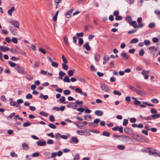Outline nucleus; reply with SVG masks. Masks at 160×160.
I'll return each mask as SVG.
<instances>
[{
  "mask_svg": "<svg viewBox=\"0 0 160 160\" xmlns=\"http://www.w3.org/2000/svg\"><path fill=\"white\" fill-rule=\"evenodd\" d=\"M0 49L2 52H5L9 51L10 49L8 48L3 46H0Z\"/></svg>",
  "mask_w": 160,
  "mask_h": 160,
  "instance_id": "nucleus-12",
  "label": "nucleus"
},
{
  "mask_svg": "<svg viewBox=\"0 0 160 160\" xmlns=\"http://www.w3.org/2000/svg\"><path fill=\"white\" fill-rule=\"evenodd\" d=\"M15 10V7H12L11 8L9 9L8 11V14L10 16H11L12 15V12H13Z\"/></svg>",
  "mask_w": 160,
  "mask_h": 160,
  "instance_id": "nucleus-6",
  "label": "nucleus"
},
{
  "mask_svg": "<svg viewBox=\"0 0 160 160\" xmlns=\"http://www.w3.org/2000/svg\"><path fill=\"white\" fill-rule=\"evenodd\" d=\"M88 125L90 126L94 127H95L98 125V124H95L94 122H89L88 123Z\"/></svg>",
  "mask_w": 160,
  "mask_h": 160,
  "instance_id": "nucleus-34",
  "label": "nucleus"
},
{
  "mask_svg": "<svg viewBox=\"0 0 160 160\" xmlns=\"http://www.w3.org/2000/svg\"><path fill=\"white\" fill-rule=\"evenodd\" d=\"M100 87L102 90L106 92H109V88L107 85L104 83H101Z\"/></svg>",
  "mask_w": 160,
  "mask_h": 160,
  "instance_id": "nucleus-2",
  "label": "nucleus"
},
{
  "mask_svg": "<svg viewBox=\"0 0 160 160\" xmlns=\"http://www.w3.org/2000/svg\"><path fill=\"white\" fill-rule=\"evenodd\" d=\"M63 81L64 82H70L69 78L68 76H66L64 77Z\"/></svg>",
  "mask_w": 160,
  "mask_h": 160,
  "instance_id": "nucleus-22",
  "label": "nucleus"
},
{
  "mask_svg": "<svg viewBox=\"0 0 160 160\" xmlns=\"http://www.w3.org/2000/svg\"><path fill=\"white\" fill-rule=\"evenodd\" d=\"M10 22L14 27L19 28V23L18 21L15 20H12L10 21Z\"/></svg>",
  "mask_w": 160,
  "mask_h": 160,
  "instance_id": "nucleus-4",
  "label": "nucleus"
},
{
  "mask_svg": "<svg viewBox=\"0 0 160 160\" xmlns=\"http://www.w3.org/2000/svg\"><path fill=\"white\" fill-rule=\"evenodd\" d=\"M150 71L149 70L145 71L143 70L142 72H141L142 74L143 75H145L146 74H148L149 73Z\"/></svg>",
  "mask_w": 160,
  "mask_h": 160,
  "instance_id": "nucleus-43",
  "label": "nucleus"
},
{
  "mask_svg": "<svg viewBox=\"0 0 160 160\" xmlns=\"http://www.w3.org/2000/svg\"><path fill=\"white\" fill-rule=\"evenodd\" d=\"M118 148L120 150H123L125 148L124 146L122 145H119L118 146Z\"/></svg>",
  "mask_w": 160,
  "mask_h": 160,
  "instance_id": "nucleus-62",
  "label": "nucleus"
},
{
  "mask_svg": "<svg viewBox=\"0 0 160 160\" xmlns=\"http://www.w3.org/2000/svg\"><path fill=\"white\" fill-rule=\"evenodd\" d=\"M95 114L98 116H102L103 114V112L101 110H98L95 112Z\"/></svg>",
  "mask_w": 160,
  "mask_h": 160,
  "instance_id": "nucleus-9",
  "label": "nucleus"
},
{
  "mask_svg": "<svg viewBox=\"0 0 160 160\" xmlns=\"http://www.w3.org/2000/svg\"><path fill=\"white\" fill-rule=\"evenodd\" d=\"M144 52H144V51L143 50V49H140V50L139 51V56H142L144 54Z\"/></svg>",
  "mask_w": 160,
  "mask_h": 160,
  "instance_id": "nucleus-29",
  "label": "nucleus"
},
{
  "mask_svg": "<svg viewBox=\"0 0 160 160\" xmlns=\"http://www.w3.org/2000/svg\"><path fill=\"white\" fill-rule=\"evenodd\" d=\"M90 135L91 133L89 132L86 130H83V135H84L86 136H89Z\"/></svg>",
  "mask_w": 160,
  "mask_h": 160,
  "instance_id": "nucleus-21",
  "label": "nucleus"
},
{
  "mask_svg": "<svg viewBox=\"0 0 160 160\" xmlns=\"http://www.w3.org/2000/svg\"><path fill=\"white\" fill-rule=\"evenodd\" d=\"M113 93L115 95H118L119 96L121 95V93L119 92H118L116 90H114L113 91Z\"/></svg>",
  "mask_w": 160,
  "mask_h": 160,
  "instance_id": "nucleus-49",
  "label": "nucleus"
},
{
  "mask_svg": "<svg viewBox=\"0 0 160 160\" xmlns=\"http://www.w3.org/2000/svg\"><path fill=\"white\" fill-rule=\"evenodd\" d=\"M136 92L137 94L141 96H144L146 95L144 92L141 90H138L137 89Z\"/></svg>",
  "mask_w": 160,
  "mask_h": 160,
  "instance_id": "nucleus-11",
  "label": "nucleus"
},
{
  "mask_svg": "<svg viewBox=\"0 0 160 160\" xmlns=\"http://www.w3.org/2000/svg\"><path fill=\"white\" fill-rule=\"evenodd\" d=\"M121 56L126 61H127L129 58V55L125 52H123L121 54Z\"/></svg>",
  "mask_w": 160,
  "mask_h": 160,
  "instance_id": "nucleus-3",
  "label": "nucleus"
},
{
  "mask_svg": "<svg viewBox=\"0 0 160 160\" xmlns=\"http://www.w3.org/2000/svg\"><path fill=\"white\" fill-rule=\"evenodd\" d=\"M65 64L66 63H62V69L65 70H66L68 69V67Z\"/></svg>",
  "mask_w": 160,
  "mask_h": 160,
  "instance_id": "nucleus-27",
  "label": "nucleus"
},
{
  "mask_svg": "<svg viewBox=\"0 0 160 160\" xmlns=\"http://www.w3.org/2000/svg\"><path fill=\"white\" fill-rule=\"evenodd\" d=\"M39 113L41 115L43 116H44V117H47L48 116V114L47 113H46L45 112H44V111H40V112Z\"/></svg>",
  "mask_w": 160,
  "mask_h": 160,
  "instance_id": "nucleus-28",
  "label": "nucleus"
},
{
  "mask_svg": "<svg viewBox=\"0 0 160 160\" xmlns=\"http://www.w3.org/2000/svg\"><path fill=\"white\" fill-rule=\"evenodd\" d=\"M150 41L148 40H145L143 41L144 44L147 46H148L150 43Z\"/></svg>",
  "mask_w": 160,
  "mask_h": 160,
  "instance_id": "nucleus-23",
  "label": "nucleus"
},
{
  "mask_svg": "<svg viewBox=\"0 0 160 160\" xmlns=\"http://www.w3.org/2000/svg\"><path fill=\"white\" fill-rule=\"evenodd\" d=\"M155 26V24L154 23H150L148 25V27L149 28H152Z\"/></svg>",
  "mask_w": 160,
  "mask_h": 160,
  "instance_id": "nucleus-54",
  "label": "nucleus"
},
{
  "mask_svg": "<svg viewBox=\"0 0 160 160\" xmlns=\"http://www.w3.org/2000/svg\"><path fill=\"white\" fill-rule=\"evenodd\" d=\"M77 105L74 103H71L67 105V107L69 108H72L73 109L76 108Z\"/></svg>",
  "mask_w": 160,
  "mask_h": 160,
  "instance_id": "nucleus-7",
  "label": "nucleus"
},
{
  "mask_svg": "<svg viewBox=\"0 0 160 160\" xmlns=\"http://www.w3.org/2000/svg\"><path fill=\"white\" fill-rule=\"evenodd\" d=\"M37 145L40 146H42L46 145L47 143L46 141L40 140L37 142Z\"/></svg>",
  "mask_w": 160,
  "mask_h": 160,
  "instance_id": "nucleus-5",
  "label": "nucleus"
},
{
  "mask_svg": "<svg viewBox=\"0 0 160 160\" xmlns=\"http://www.w3.org/2000/svg\"><path fill=\"white\" fill-rule=\"evenodd\" d=\"M138 42V40L137 38H134L132 39L129 42L130 44L137 43Z\"/></svg>",
  "mask_w": 160,
  "mask_h": 160,
  "instance_id": "nucleus-13",
  "label": "nucleus"
},
{
  "mask_svg": "<svg viewBox=\"0 0 160 160\" xmlns=\"http://www.w3.org/2000/svg\"><path fill=\"white\" fill-rule=\"evenodd\" d=\"M154 13L158 16V18L160 20V11L158 10H156L154 11Z\"/></svg>",
  "mask_w": 160,
  "mask_h": 160,
  "instance_id": "nucleus-17",
  "label": "nucleus"
},
{
  "mask_svg": "<svg viewBox=\"0 0 160 160\" xmlns=\"http://www.w3.org/2000/svg\"><path fill=\"white\" fill-rule=\"evenodd\" d=\"M152 115L147 117L144 118L143 119L146 120H151L152 119Z\"/></svg>",
  "mask_w": 160,
  "mask_h": 160,
  "instance_id": "nucleus-60",
  "label": "nucleus"
},
{
  "mask_svg": "<svg viewBox=\"0 0 160 160\" xmlns=\"http://www.w3.org/2000/svg\"><path fill=\"white\" fill-rule=\"evenodd\" d=\"M75 90L76 92L80 93L81 95L83 94L82 89L80 88H76Z\"/></svg>",
  "mask_w": 160,
  "mask_h": 160,
  "instance_id": "nucleus-30",
  "label": "nucleus"
},
{
  "mask_svg": "<svg viewBox=\"0 0 160 160\" xmlns=\"http://www.w3.org/2000/svg\"><path fill=\"white\" fill-rule=\"evenodd\" d=\"M63 93L65 95H68L70 94V91L68 90H64L63 91Z\"/></svg>",
  "mask_w": 160,
  "mask_h": 160,
  "instance_id": "nucleus-36",
  "label": "nucleus"
},
{
  "mask_svg": "<svg viewBox=\"0 0 160 160\" xmlns=\"http://www.w3.org/2000/svg\"><path fill=\"white\" fill-rule=\"evenodd\" d=\"M22 148L25 150H27L28 149V146L27 144L25 143H23L22 144Z\"/></svg>",
  "mask_w": 160,
  "mask_h": 160,
  "instance_id": "nucleus-20",
  "label": "nucleus"
},
{
  "mask_svg": "<svg viewBox=\"0 0 160 160\" xmlns=\"http://www.w3.org/2000/svg\"><path fill=\"white\" fill-rule=\"evenodd\" d=\"M28 80L31 81L33 79V77L30 75H28L25 77Z\"/></svg>",
  "mask_w": 160,
  "mask_h": 160,
  "instance_id": "nucleus-31",
  "label": "nucleus"
},
{
  "mask_svg": "<svg viewBox=\"0 0 160 160\" xmlns=\"http://www.w3.org/2000/svg\"><path fill=\"white\" fill-rule=\"evenodd\" d=\"M40 65V62L39 61H36L34 62V66L35 68L38 67Z\"/></svg>",
  "mask_w": 160,
  "mask_h": 160,
  "instance_id": "nucleus-40",
  "label": "nucleus"
},
{
  "mask_svg": "<svg viewBox=\"0 0 160 160\" xmlns=\"http://www.w3.org/2000/svg\"><path fill=\"white\" fill-rule=\"evenodd\" d=\"M30 125H31V123L29 122H24V123H23V126L24 127H27L29 126H30Z\"/></svg>",
  "mask_w": 160,
  "mask_h": 160,
  "instance_id": "nucleus-46",
  "label": "nucleus"
},
{
  "mask_svg": "<svg viewBox=\"0 0 160 160\" xmlns=\"http://www.w3.org/2000/svg\"><path fill=\"white\" fill-rule=\"evenodd\" d=\"M85 119L87 121H89L92 118V117L90 115H86L84 116Z\"/></svg>",
  "mask_w": 160,
  "mask_h": 160,
  "instance_id": "nucleus-18",
  "label": "nucleus"
},
{
  "mask_svg": "<svg viewBox=\"0 0 160 160\" xmlns=\"http://www.w3.org/2000/svg\"><path fill=\"white\" fill-rule=\"evenodd\" d=\"M16 54L20 53L23 55H26V52L21 49H19L18 52H16Z\"/></svg>",
  "mask_w": 160,
  "mask_h": 160,
  "instance_id": "nucleus-19",
  "label": "nucleus"
},
{
  "mask_svg": "<svg viewBox=\"0 0 160 160\" xmlns=\"http://www.w3.org/2000/svg\"><path fill=\"white\" fill-rule=\"evenodd\" d=\"M130 121L131 123H135L136 121V119L135 118H131L130 119Z\"/></svg>",
  "mask_w": 160,
  "mask_h": 160,
  "instance_id": "nucleus-61",
  "label": "nucleus"
},
{
  "mask_svg": "<svg viewBox=\"0 0 160 160\" xmlns=\"http://www.w3.org/2000/svg\"><path fill=\"white\" fill-rule=\"evenodd\" d=\"M39 98H43L45 100L48 98V96L47 95H43L42 93H41L39 96Z\"/></svg>",
  "mask_w": 160,
  "mask_h": 160,
  "instance_id": "nucleus-14",
  "label": "nucleus"
},
{
  "mask_svg": "<svg viewBox=\"0 0 160 160\" xmlns=\"http://www.w3.org/2000/svg\"><path fill=\"white\" fill-rule=\"evenodd\" d=\"M64 42L65 44L67 46L68 45V40L67 38V37H64Z\"/></svg>",
  "mask_w": 160,
  "mask_h": 160,
  "instance_id": "nucleus-50",
  "label": "nucleus"
},
{
  "mask_svg": "<svg viewBox=\"0 0 160 160\" xmlns=\"http://www.w3.org/2000/svg\"><path fill=\"white\" fill-rule=\"evenodd\" d=\"M62 60L64 62L63 63H67L68 62V61L67 59L65 57L64 55H62Z\"/></svg>",
  "mask_w": 160,
  "mask_h": 160,
  "instance_id": "nucleus-26",
  "label": "nucleus"
},
{
  "mask_svg": "<svg viewBox=\"0 0 160 160\" xmlns=\"http://www.w3.org/2000/svg\"><path fill=\"white\" fill-rule=\"evenodd\" d=\"M49 127L52 129H55L56 126L54 124L52 123H50L48 124Z\"/></svg>",
  "mask_w": 160,
  "mask_h": 160,
  "instance_id": "nucleus-37",
  "label": "nucleus"
},
{
  "mask_svg": "<svg viewBox=\"0 0 160 160\" xmlns=\"http://www.w3.org/2000/svg\"><path fill=\"white\" fill-rule=\"evenodd\" d=\"M129 24L133 26L134 28H136L138 27V26L137 25L136 22L135 21L129 22Z\"/></svg>",
  "mask_w": 160,
  "mask_h": 160,
  "instance_id": "nucleus-8",
  "label": "nucleus"
},
{
  "mask_svg": "<svg viewBox=\"0 0 160 160\" xmlns=\"http://www.w3.org/2000/svg\"><path fill=\"white\" fill-rule=\"evenodd\" d=\"M79 39L78 43L79 45L81 46L83 42V39L82 38H78Z\"/></svg>",
  "mask_w": 160,
  "mask_h": 160,
  "instance_id": "nucleus-38",
  "label": "nucleus"
},
{
  "mask_svg": "<svg viewBox=\"0 0 160 160\" xmlns=\"http://www.w3.org/2000/svg\"><path fill=\"white\" fill-rule=\"evenodd\" d=\"M152 118L154 119H157L160 117V114H153L152 115Z\"/></svg>",
  "mask_w": 160,
  "mask_h": 160,
  "instance_id": "nucleus-24",
  "label": "nucleus"
},
{
  "mask_svg": "<svg viewBox=\"0 0 160 160\" xmlns=\"http://www.w3.org/2000/svg\"><path fill=\"white\" fill-rule=\"evenodd\" d=\"M141 103V102L140 101L137 100H135L134 102V104L136 105H140Z\"/></svg>",
  "mask_w": 160,
  "mask_h": 160,
  "instance_id": "nucleus-55",
  "label": "nucleus"
},
{
  "mask_svg": "<svg viewBox=\"0 0 160 160\" xmlns=\"http://www.w3.org/2000/svg\"><path fill=\"white\" fill-rule=\"evenodd\" d=\"M60 133H57L55 135V139L57 140H59L60 137Z\"/></svg>",
  "mask_w": 160,
  "mask_h": 160,
  "instance_id": "nucleus-25",
  "label": "nucleus"
},
{
  "mask_svg": "<svg viewBox=\"0 0 160 160\" xmlns=\"http://www.w3.org/2000/svg\"><path fill=\"white\" fill-rule=\"evenodd\" d=\"M74 72L72 70H70L68 71V75L70 77L72 76Z\"/></svg>",
  "mask_w": 160,
  "mask_h": 160,
  "instance_id": "nucleus-39",
  "label": "nucleus"
},
{
  "mask_svg": "<svg viewBox=\"0 0 160 160\" xmlns=\"http://www.w3.org/2000/svg\"><path fill=\"white\" fill-rule=\"evenodd\" d=\"M39 153L38 152L34 153L32 154V157H37L39 156Z\"/></svg>",
  "mask_w": 160,
  "mask_h": 160,
  "instance_id": "nucleus-57",
  "label": "nucleus"
},
{
  "mask_svg": "<svg viewBox=\"0 0 160 160\" xmlns=\"http://www.w3.org/2000/svg\"><path fill=\"white\" fill-rule=\"evenodd\" d=\"M59 76L62 77L65 75V73L62 71H60L59 73Z\"/></svg>",
  "mask_w": 160,
  "mask_h": 160,
  "instance_id": "nucleus-63",
  "label": "nucleus"
},
{
  "mask_svg": "<svg viewBox=\"0 0 160 160\" xmlns=\"http://www.w3.org/2000/svg\"><path fill=\"white\" fill-rule=\"evenodd\" d=\"M128 87L131 90H132L133 91L136 92L137 90V89L136 88H135L134 87H133L132 86H131V85L128 86Z\"/></svg>",
  "mask_w": 160,
  "mask_h": 160,
  "instance_id": "nucleus-48",
  "label": "nucleus"
},
{
  "mask_svg": "<svg viewBox=\"0 0 160 160\" xmlns=\"http://www.w3.org/2000/svg\"><path fill=\"white\" fill-rule=\"evenodd\" d=\"M126 20L129 22H129H131L132 20V18L129 16H127L126 18Z\"/></svg>",
  "mask_w": 160,
  "mask_h": 160,
  "instance_id": "nucleus-52",
  "label": "nucleus"
},
{
  "mask_svg": "<svg viewBox=\"0 0 160 160\" xmlns=\"http://www.w3.org/2000/svg\"><path fill=\"white\" fill-rule=\"evenodd\" d=\"M10 155L12 157H18V155L14 152H11L10 153Z\"/></svg>",
  "mask_w": 160,
  "mask_h": 160,
  "instance_id": "nucleus-51",
  "label": "nucleus"
},
{
  "mask_svg": "<svg viewBox=\"0 0 160 160\" xmlns=\"http://www.w3.org/2000/svg\"><path fill=\"white\" fill-rule=\"evenodd\" d=\"M39 50L43 54H45L46 53V51L44 49L42 48H39Z\"/></svg>",
  "mask_w": 160,
  "mask_h": 160,
  "instance_id": "nucleus-59",
  "label": "nucleus"
},
{
  "mask_svg": "<svg viewBox=\"0 0 160 160\" xmlns=\"http://www.w3.org/2000/svg\"><path fill=\"white\" fill-rule=\"evenodd\" d=\"M50 121L51 122H53L55 120V118L53 115H50L49 117Z\"/></svg>",
  "mask_w": 160,
  "mask_h": 160,
  "instance_id": "nucleus-47",
  "label": "nucleus"
},
{
  "mask_svg": "<svg viewBox=\"0 0 160 160\" xmlns=\"http://www.w3.org/2000/svg\"><path fill=\"white\" fill-rule=\"evenodd\" d=\"M94 59L96 61H98L100 59V55L98 54H94Z\"/></svg>",
  "mask_w": 160,
  "mask_h": 160,
  "instance_id": "nucleus-15",
  "label": "nucleus"
},
{
  "mask_svg": "<svg viewBox=\"0 0 160 160\" xmlns=\"http://www.w3.org/2000/svg\"><path fill=\"white\" fill-rule=\"evenodd\" d=\"M79 159V156L78 154H76L72 160H78Z\"/></svg>",
  "mask_w": 160,
  "mask_h": 160,
  "instance_id": "nucleus-64",
  "label": "nucleus"
},
{
  "mask_svg": "<svg viewBox=\"0 0 160 160\" xmlns=\"http://www.w3.org/2000/svg\"><path fill=\"white\" fill-rule=\"evenodd\" d=\"M32 97V94L30 93L28 94L26 96V98L27 99H31Z\"/></svg>",
  "mask_w": 160,
  "mask_h": 160,
  "instance_id": "nucleus-45",
  "label": "nucleus"
},
{
  "mask_svg": "<svg viewBox=\"0 0 160 160\" xmlns=\"http://www.w3.org/2000/svg\"><path fill=\"white\" fill-rule=\"evenodd\" d=\"M83 47L88 51H89L90 50L91 48L89 46L88 42H87L84 44Z\"/></svg>",
  "mask_w": 160,
  "mask_h": 160,
  "instance_id": "nucleus-10",
  "label": "nucleus"
},
{
  "mask_svg": "<svg viewBox=\"0 0 160 160\" xmlns=\"http://www.w3.org/2000/svg\"><path fill=\"white\" fill-rule=\"evenodd\" d=\"M72 141L74 143H77L78 142V138L76 137H72L71 138Z\"/></svg>",
  "mask_w": 160,
  "mask_h": 160,
  "instance_id": "nucleus-16",
  "label": "nucleus"
},
{
  "mask_svg": "<svg viewBox=\"0 0 160 160\" xmlns=\"http://www.w3.org/2000/svg\"><path fill=\"white\" fill-rule=\"evenodd\" d=\"M151 101L154 103H158V101L156 98H154L151 100Z\"/></svg>",
  "mask_w": 160,
  "mask_h": 160,
  "instance_id": "nucleus-56",
  "label": "nucleus"
},
{
  "mask_svg": "<svg viewBox=\"0 0 160 160\" xmlns=\"http://www.w3.org/2000/svg\"><path fill=\"white\" fill-rule=\"evenodd\" d=\"M124 130L125 132L127 133H128L131 131V129L127 127L125 128L124 129Z\"/></svg>",
  "mask_w": 160,
  "mask_h": 160,
  "instance_id": "nucleus-35",
  "label": "nucleus"
},
{
  "mask_svg": "<svg viewBox=\"0 0 160 160\" xmlns=\"http://www.w3.org/2000/svg\"><path fill=\"white\" fill-rule=\"evenodd\" d=\"M14 43L16 44L18 43V41L17 38L13 37L12 38V41Z\"/></svg>",
  "mask_w": 160,
  "mask_h": 160,
  "instance_id": "nucleus-53",
  "label": "nucleus"
},
{
  "mask_svg": "<svg viewBox=\"0 0 160 160\" xmlns=\"http://www.w3.org/2000/svg\"><path fill=\"white\" fill-rule=\"evenodd\" d=\"M137 31V29H133L131 31H128V34H131L132 33H135Z\"/></svg>",
  "mask_w": 160,
  "mask_h": 160,
  "instance_id": "nucleus-58",
  "label": "nucleus"
},
{
  "mask_svg": "<svg viewBox=\"0 0 160 160\" xmlns=\"http://www.w3.org/2000/svg\"><path fill=\"white\" fill-rule=\"evenodd\" d=\"M149 50H151V53H153V51L154 50L155 51L157 50L155 48V47L152 46L151 47H150L148 48Z\"/></svg>",
  "mask_w": 160,
  "mask_h": 160,
  "instance_id": "nucleus-42",
  "label": "nucleus"
},
{
  "mask_svg": "<svg viewBox=\"0 0 160 160\" xmlns=\"http://www.w3.org/2000/svg\"><path fill=\"white\" fill-rule=\"evenodd\" d=\"M52 66L55 68H57L58 66V63L53 61L52 62Z\"/></svg>",
  "mask_w": 160,
  "mask_h": 160,
  "instance_id": "nucleus-32",
  "label": "nucleus"
},
{
  "mask_svg": "<svg viewBox=\"0 0 160 160\" xmlns=\"http://www.w3.org/2000/svg\"><path fill=\"white\" fill-rule=\"evenodd\" d=\"M128 123V120L127 119H124L123 121V126H126Z\"/></svg>",
  "mask_w": 160,
  "mask_h": 160,
  "instance_id": "nucleus-41",
  "label": "nucleus"
},
{
  "mask_svg": "<svg viewBox=\"0 0 160 160\" xmlns=\"http://www.w3.org/2000/svg\"><path fill=\"white\" fill-rule=\"evenodd\" d=\"M18 73L21 74H23L24 73V69L22 67L18 65H17V66L15 68Z\"/></svg>",
  "mask_w": 160,
  "mask_h": 160,
  "instance_id": "nucleus-1",
  "label": "nucleus"
},
{
  "mask_svg": "<svg viewBox=\"0 0 160 160\" xmlns=\"http://www.w3.org/2000/svg\"><path fill=\"white\" fill-rule=\"evenodd\" d=\"M8 63L9 64V65L12 67H13L15 66H17V64L16 65L15 63L11 62L10 61H8Z\"/></svg>",
  "mask_w": 160,
  "mask_h": 160,
  "instance_id": "nucleus-33",
  "label": "nucleus"
},
{
  "mask_svg": "<svg viewBox=\"0 0 160 160\" xmlns=\"http://www.w3.org/2000/svg\"><path fill=\"white\" fill-rule=\"evenodd\" d=\"M103 135L107 137H109L110 136V133L109 132L104 131L103 132Z\"/></svg>",
  "mask_w": 160,
  "mask_h": 160,
  "instance_id": "nucleus-44",
  "label": "nucleus"
}]
</instances>
